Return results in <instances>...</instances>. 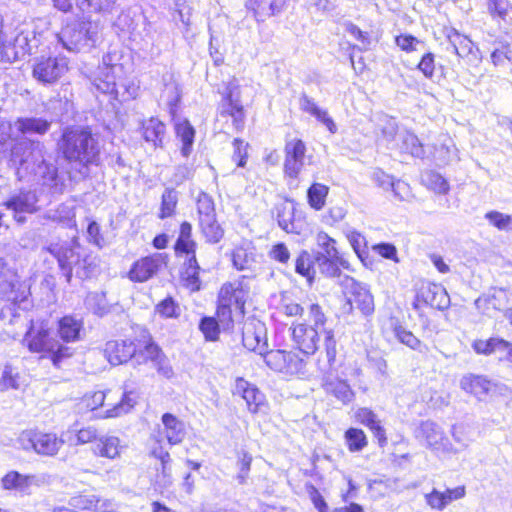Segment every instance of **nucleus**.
Instances as JSON below:
<instances>
[{"label":"nucleus","mask_w":512,"mask_h":512,"mask_svg":"<svg viewBox=\"0 0 512 512\" xmlns=\"http://www.w3.org/2000/svg\"><path fill=\"white\" fill-rule=\"evenodd\" d=\"M50 122L42 118H18L10 125L11 132L16 130L20 134H45L50 128Z\"/></svg>","instance_id":"29"},{"label":"nucleus","mask_w":512,"mask_h":512,"mask_svg":"<svg viewBox=\"0 0 512 512\" xmlns=\"http://www.w3.org/2000/svg\"><path fill=\"white\" fill-rule=\"evenodd\" d=\"M487 9L493 19L512 22V4L509 0H487Z\"/></svg>","instance_id":"41"},{"label":"nucleus","mask_w":512,"mask_h":512,"mask_svg":"<svg viewBox=\"0 0 512 512\" xmlns=\"http://www.w3.org/2000/svg\"><path fill=\"white\" fill-rule=\"evenodd\" d=\"M286 0H248L247 6L254 12L257 21H264L281 11Z\"/></svg>","instance_id":"30"},{"label":"nucleus","mask_w":512,"mask_h":512,"mask_svg":"<svg viewBox=\"0 0 512 512\" xmlns=\"http://www.w3.org/2000/svg\"><path fill=\"white\" fill-rule=\"evenodd\" d=\"M141 133L146 142L152 143L154 147H161L166 127L158 118L151 117L142 122Z\"/></svg>","instance_id":"28"},{"label":"nucleus","mask_w":512,"mask_h":512,"mask_svg":"<svg viewBox=\"0 0 512 512\" xmlns=\"http://www.w3.org/2000/svg\"><path fill=\"white\" fill-rule=\"evenodd\" d=\"M117 0H82L79 4L83 8L86 4L91 10L95 12L110 13L115 7Z\"/></svg>","instance_id":"62"},{"label":"nucleus","mask_w":512,"mask_h":512,"mask_svg":"<svg viewBox=\"0 0 512 512\" xmlns=\"http://www.w3.org/2000/svg\"><path fill=\"white\" fill-rule=\"evenodd\" d=\"M126 448L117 436L103 435L94 442L92 451L94 455L110 460L120 458L122 451Z\"/></svg>","instance_id":"21"},{"label":"nucleus","mask_w":512,"mask_h":512,"mask_svg":"<svg viewBox=\"0 0 512 512\" xmlns=\"http://www.w3.org/2000/svg\"><path fill=\"white\" fill-rule=\"evenodd\" d=\"M85 304L89 310L98 316H103L109 311L106 295L103 292L89 293L86 297Z\"/></svg>","instance_id":"50"},{"label":"nucleus","mask_w":512,"mask_h":512,"mask_svg":"<svg viewBox=\"0 0 512 512\" xmlns=\"http://www.w3.org/2000/svg\"><path fill=\"white\" fill-rule=\"evenodd\" d=\"M22 386V378L16 368L10 364H6L0 376V392H5L10 389L18 390Z\"/></svg>","instance_id":"42"},{"label":"nucleus","mask_w":512,"mask_h":512,"mask_svg":"<svg viewBox=\"0 0 512 512\" xmlns=\"http://www.w3.org/2000/svg\"><path fill=\"white\" fill-rule=\"evenodd\" d=\"M417 300L439 310H445L450 306V297L446 289L434 283L422 284L417 293Z\"/></svg>","instance_id":"17"},{"label":"nucleus","mask_w":512,"mask_h":512,"mask_svg":"<svg viewBox=\"0 0 512 512\" xmlns=\"http://www.w3.org/2000/svg\"><path fill=\"white\" fill-rule=\"evenodd\" d=\"M222 115H229L233 118V123L236 129H240L243 126L244 113L243 107L237 101L232 99L231 95H228L221 110Z\"/></svg>","instance_id":"47"},{"label":"nucleus","mask_w":512,"mask_h":512,"mask_svg":"<svg viewBox=\"0 0 512 512\" xmlns=\"http://www.w3.org/2000/svg\"><path fill=\"white\" fill-rule=\"evenodd\" d=\"M29 287L19 280L17 273L0 258V319L9 324L30 323L23 339L34 353H48L55 366L73 354V350L50 337L48 325L33 323L23 314L29 306Z\"/></svg>","instance_id":"1"},{"label":"nucleus","mask_w":512,"mask_h":512,"mask_svg":"<svg viewBox=\"0 0 512 512\" xmlns=\"http://www.w3.org/2000/svg\"><path fill=\"white\" fill-rule=\"evenodd\" d=\"M500 47H496L491 53V61L494 66H503L506 61L512 62V43L498 41Z\"/></svg>","instance_id":"54"},{"label":"nucleus","mask_w":512,"mask_h":512,"mask_svg":"<svg viewBox=\"0 0 512 512\" xmlns=\"http://www.w3.org/2000/svg\"><path fill=\"white\" fill-rule=\"evenodd\" d=\"M510 343L500 338H490L488 340H476L472 347L478 354L489 355L496 351H505Z\"/></svg>","instance_id":"45"},{"label":"nucleus","mask_w":512,"mask_h":512,"mask_svg":"<svg viewBox=\"0 0 512 512\" xmlns=\"http://www.w3.org/2000/svg\"><path fill=\"white\" fill-rule=\"evenodd\" d=\"M161 349L152 341L150 335L143 331L142 339L138 340L136 344V353L134 360L138 364L151 361L154 363L162 355Z\"/></svg>","instance_id":"25"},{"label":"nucleus","mask_w":512,"mask_h":512,"mask_svg":"<svg viewBox=\"0 0 512 512\" xmlns=\"http://www.w3.org/2000/svg\"><path fill=\"white\" fill-rule=\"evenodd\" d=\"M354 304L365 317L374 313V298L366 284L354 281Z\"/></svg>","instance_id":"33"},{"label":"nucleus","mask_w":512,"mask_h":512,"mask_svg":"<svg viewBox=\"0 0 512 512\" xmlns=\"http://www.w3.org/2000/svg\"><path fill=\"white\" fill-rule=\"evenodd\" d=\"M242 341L243 345L251 351H256L260 355L266 352V340L261 331H253L249 326H245Z\"/></svg>","instance_id":"44"},{"label":"nucleus","mask_w":512,"mask_h":512,"mask_svg":"<svg viewBox=\"0 0 512 512\" xmlns=\"http://www.w3.org/2000/svg\"><path fill=\"white\" fill-rule=\"evenodd\" d=\"M192 227L188 222H183L180 226L179 237L175 244V251L177 254H185L189 256L195 253V242L191 239Z\"/></svg>","instance_id":"40"},{"label":"nucleus","mask_w":512,"mask_h":512,"mask_svg":"<svg viewBox=\"0 0 512 512\" xmlns=\"http://www.w3.org/2000/svg\"><path fill=\"white\" fill-rule=\"evenodd\" d=\"M10 162L19 178L34 175L43 184H52L57 177V168L44 158V145L40 141L22 139L11 149Z\"/></svg>","instance_id":"3"},{"label":"nucleus","mask_w":512,"mask_h":512,"mask_svg":"<svg viewBox=\"0 0 512 512\" xmlns=\"http://www.w3.org/2000/svg\"><path fill=\"white\" fill-rule=\"evenodd\" d=\"M372 250L385 259L392 260L396 263L399 262L398 255H397V249L391 243L383 242V243L375 244L372 246Z\"/></svg>","instance_id":"64"},{"label":"nucleus","mask_w":512,"mask_h":512,"mask_svg":"<svg viewBox=\"0 0 512 512\" xmlns=\"http://www.w3.org/2000/svg\"><path fill=\"white\" fill-rule=\"evenodd\" d=\"M156 311L164 318H177L180 315V307L171 297L162 300L156 306Z\"/></svg>","instance_id":"59"},{"label":"nucleus","mask_w":512,"mask_h":512,"mask_svg":"<svg viewBox=\"0 0 512 512\" xmlns=\"http://www.w3.org/2000/svg\"><path fill=\"white\" fill-rule=\"evenodd\" d=\"M246 294L240 281L228 282L223 284L219 291L218 303L229 304L243 313Z\"/></svg>","instance_id":"22"},{"label":"nucleus","mask_w":512,"mask_h":512,"mask_svg":"<svg viewBox=\"0 0 512 512\" xmlns=\"http://www.w3.org/2000/svg\"><path fill=\"white\" fill-rule=\"evenodd\" d=\"M393 149H398L403 153H408L417 158H422L425 154L423 145L420 143L418 137L409 131L399 132L398 140Z\"/></svg>","instance_id":"31"},{"label":"nucleus","mask_w":512,"mask_h":512,"mask_svg":"<svg viewBox=\"0 0 512 512\" xmlns=\"http://www.w3.org/2000/svg\"><path fill=\"white\" fill-rule=\"evenodd\" d=\"M329 188L321 183H314L307 191L308 203L311 208L319 211L326 203Z\"/></svg>","instance_id":"46"},{"label":"nucleus","mask_w":512,"mask_h":512,"mask_svg":"<svg viewBox=\"0 0 512 512\" xmlns=\"http://www.w3.org/2000/svg\"><path fill=\"white\" fill-rule=\"evenodd\" d=\"M69 506L77 510H90L94 512H113L116 508L111 499L101 498L100 496L76 495L69 499Z\"/></svg>","instance_id":"18"},{"label":"nucleus","mask_w":512,"mask_h":512,"mask_svg":"<svg viewBox=\"0 0 512 512\" xmlns=\"http://www.w3.org/2000/svg\"><path fill=\"white\" fill-rule=\"evenodd\" d=\"M177 204V193L173 189H166L162 195L160 218L170 217Z\"/></svg>","instance_id":"57"},{"label":"nucleus","mask_w":512,"mask_h":512,"mask_svg":"<svg viewBox=\"0 0 512 512\" xmlns=\"http://www.w3.org/2000/svg\"><path fill=\"white\" fill-rule=\"evenodd\" d=\"M416 437L423 439L428 447L438 449L445 435L444 431L437 423L426 420L421 422L417 428Z\"/></svg>","instance_id":"26"},{"label":"nucleus","mask_w":512,"mask_h":512,"mask_svg":"<svg viewBox=\"0 0 512 512\" xmlns=\"http://www.w3.org/2000/svg\"><path fill=\"white\" fill-rule=\"evenodd\" d=\"M175 133L181 142V154L187 158L193 150L195 130L188 120L182 119L175 122Z\"/></svg>","instance_id":"32"},{"label":"nucleus","mask_w":512,"mask_h":512,"mask_svg":"<svg viewBox=\"0 0 512 512\" xmlns=\"http://www.w3.org/2000/svg\"><path fill=\"white\" fill-rule=\"evenodd\" d=\"M39 43L35 30L24 27L13 38L1 41L2 57L8 62H13L30 54L33 48L38 47Z\"/></svg>","instance_id":"10"},{"label":"nucleus","mask_w":512,"mask_h":512,"mask_svg":"<svg viewBox=\"0 0 512 512\" xmlns=\"http://www.w3.org/2000/svg\"><path fill=\"white\" fill-rule=\"evenodd\" d=\"M161 420L164 426L163 433L168 443L170 445L180 444L186 436V429L183 421L171 413L163 414Z\"/></svg>","instance_id":"24"},{"label":"nucleus","mask_w":512,"mask_h":512,"mask_svg":"<svg viewBox=\"0 0 512 512\" xmlns=\"http://www.w3.org/2000/svg\"><path fill=\"white\" fill-rule=\"evenodd\" d=\"M232 262L236 269L247 270L255 263V248L251 242H243L232 252Z\"/></svg>","instance_id":"34"},{"label":"nucleus","mask_w":512,"mask_h":512,"mask_svg":"<svg viewBox=\"0 0 512 512\" xmlns=\"http://www.w3.org/2000/svg\"><path fill=\"white\" fill-rule=\"evenodd\" d=\"M325 390L343 403H348L351 399L352 392L346 381L340 379L327 381Z\"/></svg>","instance_id":"49"},{"label":"nucleus","mask_w":512,"mask_h":512,"mask_svg":"<svg viewBox=\"0 0 512 512\" xmlns=\"http://www.w3.org/2000/svg\"><path fill=\"white\" fill-rule=\"evenodd\" d=\"M68 70V60L65 57L40 58L33 67V77L43 84H53Z\"/></svg>","instance_id":"12"},{"label":"nucleus","mask_w":512,"mask_h":512,"mask_svg":"<svg viewBox=\"0 0 512 512\" xmlns=\"http://www.w3.org/2000/svg\"><path fill=\"white\" fill-rule=\"evenodd\" d=\"M460 388L476 397L479 401L486 399L488 395L499 392L503 393L508 388L504 384H498L489 380L486 376L466 374L460 379Z\"/></svg>","instance_id":"13"},{"label":"nucleus","mask_w":512,"mask_h":512,"mask_svg":"<svg viewBox=\"0 0 512 512\" xmlns=\"http://www.w3.org/2000/svg\"><path fill=\"white\" fill-rule=\"evenodd\" d=\"M59 148L64 158L71 163H78L83 167L98 165L100 147L97 139L87 128H68L59 142Z\"/></svg>","instance_id":"4"},{"label":"nucleus","mask_w":512,"mask_h":512,"mask_svg":"<svg viewBox=\"0 0 512 512\" xmlns=\"http://www.w3.org/2000/svg\"><path fill=\"white\" fill-rule=\"evenodd\" d=\"M305 372V362L298 354L287 351L285 357V367L281 373L286 375H300Z\"/></svg>","instance_id":"52"},{"label":"nucleus","mask_w":512,"mask_h":512,"mask_svg":"<svg viewBox=\"0 0 512 512\" xmlns=\"http://www.w3.org/2000/svg\"><path fill=\"white\" fill-rule=\"evenodd\" d=\"M94 267V261L90 256L81 255L80 263L76 266H73V274H75L77 278L85 279L90 276L94 270Z\"/></svg>","instance_id":"61"},{"label":"nucleus","mask_w":512,"mask_h":512,"mask_svg":"<svg viewBox=\"0 0 512 512\" xmlns=\"http://www.w3.org/2000/svg\"><path fill=\"white\" fill-rule=\"evenodd\" d=\"M355 417L361 424L370 429V431L378 439V443L381 447L386 445L387 438L385 430L380 424L377 415L372 410L368 408H360L357 410Z\"/></svg>","instance_id":"27"},{"label":"nucleus","mask_w":512,"mask_h":512,"mask_svg":"<svg viewBox=\"0 0 512 512\" xmlns=\"http://www.w3.org/2000/svg\"><path fill=\"white\" fill-rule=\"evenodd\" d=\"M235 394L240 395L246 401L248 410L251 413L262 412L266 407L264 394L257 387L244 379H237Z\"/></svg>","instance_id":"19"},{"label":"nucleus","mask_w":512,"mask_h":512,"mask_svg":"<svg viewBox=\"0 0 512 512\" xmlns=\"http://www.w3.org/2000/svg\"><path fill=\"white\" fill-rule=\"evenodd\" d=\"M383 140L389 148L393 149L398 140V125L394 118L383 116L380 124Z\"/></svg>","instance_id":"48"},{"label":"nucleus","mask_w":512,"mask_h":512,"mask_svg":"<svg viewBox=\"0 0 512 512\" xmlns=\"http://www.w3.org/2000/svg\"><path fill=\"white\" fill-rule=\"evenodd\" d=\"M447 37L452 48V52L455 53L458 57L465 58L473 53L475 46L468 37L461 35L455 29L451 30Z\"/></svg>","instance_id":"38"},{"label":"nucleus","mask_w":512,"mask_h":512,"mask_svg":"<svg viewBox=\"0 0 512 512\" xmlns=\"http://www.w3.org/2000/svg\"><path fill=\"white\" fill-rule=\"evenodd\" d=\"M43 250H46L57 259L66 281L70 282L73 275V266L80 263L81 248L79 246H71L67 243H54Z\"/></svg>","instance_id":"14"},{"label":"nucleus","mask_w":512,"mask_h":512,"mask_svg":"<svg viewBox=\"0 0 512 512\" xmlns=\"http://www.w3.org/2000/svg\"><path fill=\"white\" fill-rule=\"evenodd\" d=\"M37 201L38 200L34 192L26 191L11 197L4 205L8 209L14 211V217L18 222H23L25 218L18 216V214L35 212Z\"/></svg>","instance_id":"23"},{"label":"nucleus","mask_w":512,"mask_h":512,"mask_svg":"<svg viewBox=\"0 0 512 512\" xmlns=\"http://www.w3.org/2000/svg\"><path fill=\"white\" fill-rule=\"evenodd\" d=\"M100 32L101 26L98 21H75L62 28L58 39L63 48L68 51H88L96 45Z\"/></svg>","instance_id":"7"},{"label":"nucleus","mask_w":512,"mask_h":512,"mask_svg":"<svg viewBox=\"0 0 512 512\" xmlns=\"http://www.w3.org/2000/svg\"><path fill=\"white\" fill-rule=\"evenodd\" d=\"M286 352L284 350H271L264 353L265 363L273 370L280 372L285 367Z\"/></svg>","instance_id":"56"},{"label":"nucleus","mask_w":512,"mask_h":512,"mask_svg":"<svg viewBox=\"0 0 512 512\" xmlns=\"http://www.w3.org/2000/svg\"><path fill=\"white\" fill-rule=\"evenodd\" d=\"M21 449L34 451L42 456H55L64 445V440L55 433L37 430L22 431L17 439Z\"/></svg>","instance_id":"9"},{"label":"nucleus","mask_w":512,"mask_h":512,"mask_svg":"<svg viewBox=\"0 0 512 512\" xmlns=\"http://www.w3.org/2000/svg\"><path fill=\"white\" fill-rule=\"evenodd\" d=\"M300 106L301 109L309 113L310 115L314 116L318 121H320L323 125L327 127V129L331 133L336 132V125L331 117H329L327 111L321 109L314 101L313 99L309 98L308 96H303L300 99Z\"/></svg>","instance_id":"36"},{"label":"nucleus","mask_w":512,"mask_h":512,"mask_svg":"<svg viewBox=\"0 0 512 512\" xmlns=\"http://www.w3.org/2000/svg\"><path fill=\"white\" fill-rule=\"evenodd\" d=\"M276 210L279 226L288 233L296 232L294 204L292 202H285L277 206Z\"/></svg>","instance_id":"39"},{"label":"nucleus","mask_w":512,"mask_h":512,"mask_svg":"<svg viewBox=\"0 0 512 512\" xmlns=\"http://www.w3.org/2000/svg\"><path fill=\"white\" fill-rule=\"evenodd\" d=\"M82 322L70 316H65L59 321L58 333L65 342H74L80 340Z\"/></svg>","instance_id":"37"},{"label":"nucleus","mask_w":512,"mask_h":512,"mask_svg":"<svg viewBox=\"0 0 512 512\" xmlns=\"http://www.w3.org/2000/svg\"><path fill=\"white\" fill-rule=\"evenodd\" d=\"M1 487L4 490L28 493L27 475L18 471H9L2 477Z\"/></svg>","instance_id":"43"},{"label":"nucleus","mask_w":512,"mask_h":512,"mask_svg":"<svg viewBox=\"0 0 512 512\" xmlns=\"http://www.w3.org/2000/svg\"><path fill=\"white\" fill-rule=\"evenodd\" d=\"M426 185L438 194H447L450 186L447 180L437 172H427L423 176Z\"/></svg>","instance_id":"53"},{"label":"nucleus","mask_w":512,"mask_h":512,"mask_svg":"<svg viewBox=\"0 0 512 512\" xmlns=\"http://www.w3.org/2000/svg\"><path fill=\"white\" fill-rule=\"evenodd\" d=\"M485 219L500 231H512V216L498 211H489Z\"/></svg>","instance_id":"55"},{"label":"nucleus","mask_w":512,"mask_h":512,"mask_svg":"<svg viewBox=\"0 0 512 512\" xmlns=\"http://www.w3.org/2000/svg\"><path fill=\"white\" fill-rule=\"evenodd\" d=\"M326 317L318 304H311L309 316L304 322L293 323L290 327L292 341L304 354H314L319 346V334L324 330Z\"/></svg>","instance_id":"6"},{"label":"nucleus","mask_w":512,"mask_h":512,"mask_svg":"<svg viewBox=\"0 0 512 512\" xmlns=\"http://www.w3.org/2000/svg\"><path fill=\"white\" fill-rule=\"evenodd\" d=\"M314 266H316L315 260L312 261L307 251H302L296 259L295 270L311 282L315 273Z\"/></svg>","instance_id":"51"},{"label":"nucleus","mask_w":512,"mask_h":512,"mask_svg":"<svg viewBox=\"0 0 512 512\" xmlns=\"http://www.w3.org/2000/svg\"><path fill=\"white\" fill-rule=\"evenodd\" d=\"M393 332L395 337L399 340V342L405 344L411 349H418L420 346V340L414 336V334L408 330H406L401 325H395L393 327Z\"/></svg>","instance_id":"58"},{"label":"nucleus","mask_w":512,"mask_h":512,"mask_svg":"<svg viewBox=\"0 0 512 512\" xmlns=\"http://www.w3.org/2000/svg\"><path fill=\"white\" fill-rule=\"evenodd\" d=\"M199 328L206 340L215 341L218 339L219 324L214 318L204 317L200 322Z\"/></svg>","instance_id":"60"},{"label":"nucleus","mask_w":512,"mask_h":512,"mask_svg":"<svg viewBox=\"0 0 512 512\" xmlns=\"http://www.w3.org/2000/svg\"><path fill=\"white\" fill-rule=\"evenodd\" d=\"M27 475V488L28 490L32 487H44L49 486L53 483L54 477L47 472H38Z\"/></svg>","instance_id":"63"},{"label":"nucleus","mask_w":512,"mask_h":512,"mask_svg":"<svg viewBox=\"0 0 512 512\" xmlns=\"http://www.w3.org/2000/svg\"><path fill=\"white\" fill-rule=\"evenodd\" d=\"M199 225L203 235L209 242L217 243L223 237L224 231L216 220L214 201L206 193H200L197 198Z\"/></svg>","instance_id":"11"},{"label":"nucleus","mask_w":512,"mask_h":512,"mask_svg":"<svg viewBox=\"0 0 512 512\" xmlns=\"http://www.w3.org/2000/svg\"><path fill=\"white\" fill-rule=\"evenodd\" d=\"M121 54L109 51L102 58V63L95 71L91 82L101 93L110 95L113 99L126 102L136 98L139 87L125 77Z\"/></svg>","instance_id":"2"},{"label":"nucleus","mask_w":512,"mask_h":512,"mask_svg":"<svg viewBox=\"0 0 512 512\" xmlns=\"http://www.w3.org/2000/svg\"><path fill=\"white\" fill-rule=\"evenodd\" d=\"M199 271L200 267L198 265L195 253L190 254L187 256V259L184 262V268L181 275L182 280L184 281V285L193 292L198 291L201 286V282L198 276Z\"/></svg>","instance_id":"35"},{"label":"nucleus","mask_w":512,"mask_h":512,"mask_svg":"<svg viewBox=\"0 0 512 512\" xmlns=\"http://www.w3.org/2000/svg\"><path fill=\"white\" fill-rule=\"evenodd\" d=\"M318 250L315 255V264L320 272L328 277L338 279V283L345 289L352 287V280L348 275H342L340 266L349 269V263L338 256L335 240L325 232L316 236Z\"/></svg>","instance_id":"5"},{"label":"nucleus","mask_w":512,"mask_h":512,"mask_svg":"<svg viewBox=\"0 0 512 512\" xmlns=\"http://www.w3.org/2000/svg\"><path fill=\"white\" fill-rule=\"evenodd\" d=\"M164 264V256L160 253L137 260L129 271V278L134 282H145L152 278Z\"/></svg>","instance_id":"16"},{"label":"nucleus","mask_w":512,"mask_h":512,"mask_svg":"<svg viewBox=\"0 0 512 512\" xmlns=\"http://www.w3.org/2000/svg\"><path fill=\"white\" fill-rule=\"evenodd\" d=\"M284 172L289 178L296 179L304 166L306 147L302 140L292 139L285 145Z\"/></svg>","instance_id":"15"},{"label":"nucleus","mask_w":512,"mask_h":512,"mask_svg":"<svg viewBox=\"0 0 512 512\" xmlns=\"http://www.w3.org/2000/svg\"><path fill=\"white\" fill-rule=\"evenodd\" d=\"M136 343L132 341H108L105 345L104 355L112 365H119L134 359Z\"/></svg>","instance_id":"20"},{"label":"nucleus","mask_w":512,"mask_h":512,"mask_svg":"<svg viewBox=\"0 0 512 512\" xmlns=\"http://www.w3.org/2000/svg\"><path fill=\"white\" fill-rule=\"evenodd\" d=\"M113 400L111 391H96L85 394L81 399L80 405L88 411H94L106 403L110 408L99 415V417L106 419L127 414L137 402L132 392H123L118 402Z\"/></svg>","instance_id":"8"}]
</instances>
